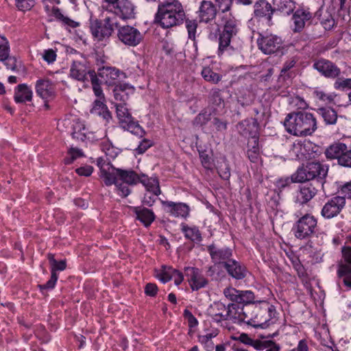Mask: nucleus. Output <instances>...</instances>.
Here are the masks:
<instances>
[{"instance_id": "obj_1", "label": "nucleus", "mask_w": 351, "mask_h": 351, "mask_svg": "<svg viewBox=\"0 0 351 351\" xmlns=\"http://www.w3.org/2000/svg\"><path fill=\"white\" fill-rule=\"evenodd\" d=\"M186 21V12L180 0H162L158 3L154 22L163 29L178 27Z\"/></svg>"}, {"instance_id": "obj_2", "label": "nucleus", "mask_w": 351, "mask_h": 351, "mask_svg": "<svg viewBox=\"0 0 351 351\" xmlns=\"http://www.w3.org/2000/svg\"><path fill=\"white\" fill-rule=\"evenodd\" d=\"M222 23V30L219 32L218 49L217 54L219 58L230 57L239 55L241 49L234 47L231 40L239 32V23L237 20L231 14H223L220 16Z\"/></svg>"}, {"instance_id": "obj_3", "label": "nucleus", "mask_w": 351, "mask_h": 351, "mask_svg": "<svg viewBox=\"0 0 351 351\" xmlns=\"http://www.w3.org/2000/svg\"><path fill=\"white\" fill-rule=\"evenodd\" d=\"M283 124L288 133L297 136H311L317 128L315 117L303 110L287 114Z\"/></svg>"}, {"instance_id": "obj_4", "label": "nucleus", "mask_w": 351, "mask_h": 351, "mask_svg": "<svg viewBox=\"0 0 351 351\" xmlns=\"http://www.w3.org/2000/svg\"><path fill=\"white\" fill-rule=\"evenodd\" d=\"M250 308L246 324L254 328H266L276 323L277 312L274 305L268 302L258 301L255 305L248 306Z\"/></svg>"}, {"instance_id": "obj_5", "label": "nucleus", "mask_w": 351, "mask_h": 351, "mask_svg": "<svg viewBox=\"0 0 351 351\" xmlns=\"http://www.w3.org/2000/svg\"><path fill=\"white\" fill-rule=\"evenodd\" d=\"M69 76L75 80L83 82H89L90 80L95 95L99 97L103 96L101 81L95 71L89 69L85 62L73 61L70 67Z\"/></svg>"}, {"instance_id": "obj_6", "label": "nucleus", "mask_w": 351, "mask_h": 351, "mask_svg": "<svg viewBox=\"0 0 351 351\" xmlns=\"http://www.w3.org/2000/svg\"><path fill=\"white\" fill-rule=\"evenodd\" d=\"M215 308L223 310L221 313L213 314L215 321L219 322L221 320H232L234 323H246L249 316L250 308L248 306H239L237 304H228L227 306L221 302H215Z\"/></svg>"}, {"instance_id": "obj_7", "label": "nucleus", "mask_w": 351, "mask_h": 351, "mask_svg": "<svg viewBox=\"0 0 351 351\" xmlns=\"http://www.w3.org/2000/svg\"><path fill=\"white\" fill-rule=\"evenodd\" d=\"M328 171V166L319 162H308L297 169L293 179L300 182L315 180L319 184L323 186Z\"/></svg>"}, {"instance_id": "obj_8", "label": "nucleus", "mask_w": 351, "mask_h": 351, "mask_svg": "<svg viewBox=\"0 0 351 351\" xmlns=\"http://www.w3.org/2000/svg\"><path fill=\"white\" fill-rule=\"evenodd\" d=\"M89 29L94 40L100 42L108 39L117 28L118 23L114 19L107 16L104 20L90 16Z\"/></svg>"}, {"instance_id": "obj_9", "label": "nucleus", "mask_w": 351, "mask_h": 351, "mask_svg": "<svg viewBox=\"0 0 351 351\" xmlns=\"http://www.w3.org/2000/svg\"><path fill=\"white\" fill-rule=\"evenodd\" d=\"M114 107L120 127L136 136H143L145 133L144 130L132 117L129 109L122 104L118 103L114 104Z\"/></svg>"}, {"instance_id": "obj_10", "label": "nucleus", "mask_w": 351, "mask_h": 351, "mask_svg": "<svg viewBox=\"0 0 351 351\" xmlns=\"http://www.w3.org/2000/svg\"><path fill=\"white\" fill-rule=\"evenodd\" d=\"M317 219L311 214H305L294 223L292 230L294 236L300 240L308 239L315 233Z\"/></svg>"}, {"instance_id": "obj_11", "label": "nucleus", "mask_w": 351, "mask_h": 351, "mask_svg": "<svg viewBox=\"0 0 351 351\" xmlns=\"http://www.w3.org/2000/svg\"><path fill=\"white\" fill-rule=\"evenodd\" d=\"M117 37L125 45L137 46L143 39V35L136 28L130 25H117Z\"/></svg>"}, {"instance_id": "obj_12", "label": "nucleus", "mask_w": 351, "mask_h": 351, "mask_svg": "<svg viewBox=\"0 0 351 351\" xmlns=\"http://www.w3.org/2000/svg\"><path fill=\"white\" fill-rule=\"evenodd\" d=\"M106 9L123 20L136 17V6L130 0H118L114 5L106 6Z\"/></svg>"}, {"instance_id": "obj_13", "label": "nucleus", "mask_w": 351, "mask_h": 351, "mask_svg": "<svg viewBox=\"0 0 351 351\" xmlns=\"http://www.w3.org/2000/svg\"><path fill=\"white\" fill-rule=\"evenodd\" d=\"M345 200L335 195L328 198L323 205L320 215L325 219L337 217L346 207Z\"/></svg>"}, {"instance_id": "obj_14", "label": "nucleus", "mask_w": 351, "mask_h": 351, "mask_svg": "<svg viewBox=\"0 0 351 351\" xmlns=\"http://www.w3.org/2000/svg\"><path fill=\"white\" fill-rule=\"evenodd\" d=\"M292 14V30L293 32H302L306 26H309L311 25L312 21L313 19V13L310 11L308 8H298Z\"/></svg>"}, {"instance_id": "obj_15", "label": "nucleus", "mask_w": 351, "mask_h": 351, "mask_svg": "<svg viewBox=\"0 0 351 351\" xmlns=\"http://www.w3.org/2000/svg\"><path fill=\"white\" fill-rule=\"evenodd\" d=\"M206 248L215 265H223L224 267L226 263H228L232 259L233 252L230 247H219L215 243H212L208 245Z\"/></svg>"}, {"instance_id": "obj_16", "label": "nucleus", "mask_w": 351, "mask_h": 351, "mask_svg": "<svg viewBox=\"0 0 351 351\" xmlns=\"http://www.w3.org/2000/svg\"><path fill=\"white\" fill-rule=\"evenodd\" d=\"M282 40L280 37L274 35L262 36L258 38L257 44L259 49L265 54H272L282 48Z\"/></svg>"}, {"instance_id": "obj_17", "label": "nucleus", "mask_w": 351, "mask_h": 351, "mask_svg": "<svg viewBox=\"0 0 351 351\" xmlns=\"http://www.w3.org/2000/svg\"><path fill=\"white\" fill-rule=\"evenodd\" d=\"M313 68L326 78L336 79L339 77L341 71L332 61L319 58L313 62Z\"/></svg>"}, {"instance_id": "obj_18", "label": "nucleus", "mask_w": 351, "mask_h": 351, "mask_svg": "<svg viewBox=\"0 0 351 351\" xmlns=\"http://www.w3.org/2000/svg\"><path fill=\"white\" fill-rule=\"evenodd\" d=\"M162 209L169 215L186 219L189 216L190 207L188 204L183 202H174L172 201H165L160 199Z\"/></svg>"}, {"instance_id": "obj_19", "label": "nucleus", "mask_w": 351, "mask_h": 351, "mask_svg": "<svg viewBox=\"0 0 351 351\" xmlns=\"http://www.w3.org/2000/svg\"><path fill=\"white\" fill-rule=\"evenodd\" d=\"M184 273L192 291H198L208 284V280L197 267H186Z\"/></svg>"}, {"instance_id": "obj_20", "label": "nucleus", "mask_w": 351, "mask_h": 351, "mask_svg": "<svg viewBox=\"0 0 351 351\" xmlns=\"http://www.w3.org/2000/svg\"><path fill=\"white\" fill-rule=\"evenodd\" d=\"M104 62L101 58H97V65L98 66L97 75L106 83L111 84L112 81L119 79L121 75H124L123 72L115 67L104 65Z\"/></svg>"}, {"instance_id": "obj_21", "label": "nucleus", "mask_w": 351, "mask_h": 351, "mask_svg": "<svg viewBox=\"0 0 351 351\" xmlns=\"http://www.w3.org/2000/svg\"><path fill=\"white\" fill-rule=\"evenodd\" d=\"M253 8V14L256 19H265L269 25L272 24V16L275 12L270 3L267 0H256Z\"/></svg>"}, {"instance_id": "obj_22", "label": "nucleus", "mask_w": 351, "mask_h": 351, "mask_svg": "<svg viewBox=\"0 0 351 351\" xmlns=\"http://www.w3.org/2000/svg\"><path fill=\"white\" fill-rule=\"evenodd\" d=\"M197 13L199 21L208 23L215 19L218 10L212 1L203 0L200 3Z\"/></svg>"}, {"instance_id": "obj_23", "label": "nucleus", "mask_w": 351, "mask_h": 351, "mask_svg": "<svg viewBox=\"0 0 351 351\" xmlns=\"http://www.w3.org/2000/svg\"><path fill=\"white\" fill-rule=\"evenodd\" d=\"M223 267L230 276L237 280L244 279L248 272L243 263L232 258Z\"/></svg>"}, {"instance_id": "obj_24", "label": "nucleus", "mask_w": 351, "mask_h": 351, "mask_svg": "<svg viewBox=\"0 0 351 351\" xmlns=\"http://www.w3.org/2000/svg\"><path fill=\"white\" fill-rule=\"evenodd\" d=\"M318 190L311 183H306L299 186L295 196V202L304 204L311 200Z\"/></svg>"}, {"instance_id": "obj_25", "label": "nucleus", "mask_w": 351, "mask_h": 351, "mask_svg": "<svg viewBox=\"0 0 351 351\" xmlns=\"http://www.w3.org/2000/svg\"><path fill=\"white\" fill-rule=\"evenodd\" d=\"M135 88L133 86L127 83H119L115 85L113 89L114 97L119 104L126 105L129 97L134 93Z\"/></svg>"}, {"instance_id": "obj_26", "label": "nucleus", "mask_w": 351, "mask_h": 351, "mask_svg": "<svg viewBox=\"0 0 351 351\" xmlns=\"http://www.w3.org/2000/svg\"><path fill=\"white\" fill-rule=\"evenodd\" d=\"M341 252L342 258L337 265V276L351 274V247H343Z\"/></svg>"}, {"instance_id": "obj_27", "label": "nucleus", "mask_w": 351, "mask_h": 351, "mask_svg": "<svg viewBox=\"0 0 351 351\" xmlns=\"http://www.w3.org/2000/svg\"><path fill=\"white\" fill-rule=\"evenodd\" d=\"M36 92L43 99L52 98L55 95L54 86L47 79H40L36 82Z\"/></svg>"}, {"instance_id": "obj_28", "label": "nucleus", "mask_w": 351, "mask_h": 351, "mask_svg": "<svg viewBox=\"0 0 351 351\" xmlns=\"http://www.w3.org/2000/svg\"><path fill=\"white\" fill-rule=\"evenodd\" d=\"M347 148L348 146L345 143H334L325 149L324 154L328 160H337L338 165H339V160L344 156Z\"/></svg>"}, {"instance_id": "obj_29", "label": "nucleus", "mask_w": 351, "mask_h": 351, "mask_svg": "<svg viewBox=\"0 0 351 351\" xmlns=\"http://www.w3.org/2000/svg\"><path fill=\"white\" fill-rule=\"evenodd\" d=\"M95 99L93 102V108L90 110V113L94 115L99 116L103 118L106 123H109L112 119L111 112L108 109L107 106L104 104V95Z\"/></svg>"}, {"instance_id": "obj_30", "label": "nucleus", "mask_w": 351, "mask_h": 351, "mask_svg": "<svg viewBox=\"0 0 351 351\" xmlns=\"http://www.w3.org/2000/svg\"><path fill=\"white\" fill-rule=\"evenodd\" d=\"M133 213L145 227H149L156 219V215L152 210L143 206H134L132 208Z\"/></svg>"}, {"instance_id": "obj_31", "label": "nucleus", "mask_w": 351, "mask_h": 351, "mask_svg": "<svg viewBox=\"0 0 351 351\" xmlns=\"http://www.w3.org/2000/svg\"><path fill=\"white\" fill-rule=\"evenodd\" d=\"M261 146L257 136H252L248 140L247 156L252 162H258L261 159Z\"/></svg>"}, {"instance_id": "obj_32", "label": "nucleus", "mask_w": 351, "mask_h": 351, "mask_svg": "<svg viewBox=\"0 0 351 351\" xmlns=\"http://www.w3.org/2000/svg\"><path fill=\"white\" fill-rule=\"evenodd\" d=\"M238 132L243 136H256L260 129L250 119H245L236 125Z\"/></svg>"}, {"instance_id": "obj_33", "label": "nucleus", "mask_w": 351, "mask_h": 351, "mask_svg": "<svg viewBox=\"0 0 351 351\" xmlns=\"http://www.w3.org/2000/svg\"><path fill=\"white\" fill-rule=\"evenodd\" d=\"M112 170L116 171L119 179L125 184L135 185L140 181L141 175L137 174L134 170H123L119 168H113Z\"/></svg>"}, {"instance_id": "obj_34", "label": "nucleus", "mask_w": 351, "mask_h": 351, "mask_svg": "<svg viewBox=\"0 0 351 351\" xmlns=\"http://www.w3.org/2000/svg\"><path fill=\"white\" fill-rule=\"evenodd\" d=\"M33 93L26 84H19L14 93V101L16 103H25L32 101Z\"/></svg>"}, {"instance_id": "obj_35", "label": "nucleus", "mask_w": 351, "mask_h": 351, "mask_svg": "<svg viewBox=\"0 0 351 351\" xmlns=\"http://www.w3.org/2000/svg\"><path fill=\"white\" fill-rule=\"evenodd\" d=\"M139 182L145 187L147 192L152 193L155 195H159L161 193V190L159 186V181L157 178H149L145 174H141V179Z\"/></svg>"}, {"instance_id": "obj_36", "label": "nucleus", "mask_w": 351, "mask_h": 351, "mask_svg": "<svg viewBox=\"0 0 351 351\" xmlns=\"http://www.w3.org/2000/svg\"><path fill=\"white\" fill-rule=\"evenodd\" d=\"M274 12H280L282 14L289 16L295 9L293 0H273Z\"/></svg>"}, {"instance_id": "obj_37", "label": "nucleus", "mask_w": 351, "mask_h": 351, "mask_svg": "<svg viewBox=\"0 0 351 351\" xmlns=\"http://www.w3.org/2000/svg\"><path fill=\"white\" fill-rule=\"evenodd\" d=\"M181 230L184 234L186 239L193 242H200L202 240V234L196 226H189L187 224L182 223Z\"/></svg>"}, {"instance_id": "obj_38", "label": "nucleus", "mask_w": 351, "mask_h": 351, "mask_svg": "<svg viewBox=\"0 0 351 351\" xmlns=\"http://www.w3.org/2000/svg\"><path fill=\"white\" fill-rule=\"evenodd\" d=\"M319 113L321 114L326 125H335L337 123L338 115L337 112L332 108L325 107L318 109Z\"/></svg>"}, {"instance_id": "obj_39", "label": "nucleus", "mask_w": 351, "mask_h": 351, "mask_svg": "<svg viewBox=\"0 0 351 351\" xmlns=\"http://www.w3.org/2000/svg\"><path fill=\"white\" fill-rule=\"evenodd\" d=\"M295 176V172L293 173L291 177H285L279 178L274 183L275 191L279 195L286 189H289L292 183H299L300 181H295L293 177Z\"/></svg>"}, {"instance_id": "obj_40", "label": "nucleus", "mask_w": 351, "mask_h": 351, "mask_svg": "<svg viewBox=\"0 0 351 351\" xmlns=\"http://www.w3.org/2000/svg\"><path fill=\"white\" fill-rule=\"evenodd\" d=\"M51 12L53 16L56 19V20L61 22L64 25L72 28L77 27L80 25V23L78 22H76L71 19L68 16H64V14L62 13L61 10L58 8L53 7L52 8Z\"/></svg>"}, {"instance_id": "obj_41", "label": "nucleus", "mask_w": 351, "mask_h": 351, "mask_svg": "<svg viewBox=\"0 0 351 351\" xmlns=\"http://www.w3.org/2000/svg\"><path fill=\"white\" fill-rule=\"evenodd\" d=\"M47 258L51 267V274H58L57 271H64L66 268V260L58 261L55 259L54 254L51 253L47 254Z\"/></svg>"}, {"instance_id": "obj_42", "label": "nucleus", "mask_w": 351, "mask_h": 351, "mask_svg": "<svg viewBox=\"0 0 351 351\" xmlns=\"http://www.w3.org/2000/svg\"><path fill=\"white\" fill-rule=\"evenodd\" d=\"M255 295L250 290L240 291L239 304H243L242 306L255 305Z\"/></svg>"}, {"instance_id": "obj_43", "label": "nucleus", "mask_w": 351, "mask_h": 351, "mask_svg": "<svg viewBox=\"0 0 351 351\" xmlns=\"http://www.w3.org/2000/svg\"><path fill=\"white\" fill-rule=\"evenodd\" d=\"M337 192L339 197L345 200L346 204V199L351 201V181L343 182L337 186Z\"/></svg>"}, {"instance_id": "obj_44", "label": "nucleus", "mask_w": 351, "mask_h": 351, "mask_svg": "<svg viewBox=\"0 0 351 351\" xmlns=\"http://www.w3.org/2000/svg\"><path fill=\"white\" fill-rule=\"evenodd\" d=\"M202 77L207 82L217 84L221 80V75L214 72L210 67H204L201 72Z\"/></svg>"}, {"instance_id": "obj_45", "label": "nucleus", "mask_w": 351, "mask_h": 351, "mask_svg": "<svg viewBox=\"0 0 351 351\" xmlns=\"http://www.w3.org/2000/svg\"><path fill=\"white\" fill-rule=\"evenodd\" d=\"M101 177L104 179V182L106 186L112 184H118V176L116 175V171L112 169H106L101 173Z\"/></svg>"}, {"instance_id": "obj_46", "label": "nucleus", "mask_w": 351, "mask_h": 351, "mask_svg": "<svg viewBox=\"0 0 351 351\" xmlns=\"http://www.w3.org/2000/svg\"><path fill=\"white\" fill-rule=\"evenodd\" d=\"M253 116L250 119L260 128V125L264 121L265 117V112L263 108H253L252 114Z\"/></svg>"}, {"instance_id": "obj_47", "label": "nucleus", "mask_w": 351, "mask_h": 351, "mask_svg": "<svg viewBox=\"0 0 351 351\" xmlns=\"http://www.w3.org/2000/svg\"><path fill=\"white\" fill-rule=\"evenodd\" d=\"M234 0H215L216 6L219 9V16H223V14H228V13L232 5Z\"/></svg>"}, {"instance_id": "obj_48", "label": "nucleus", "mask_w": 351, "mask_h": 351, "mask_svg": "<svg viewBox=\"0 0 351 351\" xmlns=\"http://www.w3.org/2000/svg\"><path fill=\"white\" fill-rule=\"evenodd\" d=\"M334 88L341 91L351 90V78L337 77L334 83Z\"/></svg>"}, {"instance_id": "obj_49", "label": "nucleus", "mask_w": 351, "mask_h": 351, "mask_svg": "<svg viewBox=\"0 0 351 351\" xmlns=\"http://www.w3.org/2000/svg\"><path fill=\"white\" fill-rule=\"evenodd\" d=\"M184 23H185L186 28L188 32L189 38L194 40L195 39V33L197 27V23L196 20H191L186 17V21Z\"/></svg>"}, {"instance_id": "obj_50", "label": "nucleus", "mask_w": 351, "mask_h": 351, "mask_svg": "<svg viewBox=\"0 0 351 351\" xmlns=\"http://www.w3.org/2000/svg\"><path fill=\"white\" fill-rule=\"evenodd\" d=\"M174 268L171 267L163 266L161 272L158 275V278L163 283L167 282L172 280Z\"/></svg>"}, {"instance_id": "obj_51", "label": "nucleus", "mask_w": 351, "mask_h": 351, "mask_svg": "<svg viewBox=\"0 0 351 351\" xmlns=\"http://www.w3.org/2000/svg\"><path fill=\"white\" fill-rule=\"evenodd\" d=\"M9 53V42L5 36L0 35V60H4Z\"/></svg>"}, {"instance_id": "obj_52", "label": "nucleus", "mask_w": 351, "mask_h": 351, "mask_svg": "<svg viewBox=\"0 0 351 351\" xmlns=\"http://www.w3.org/2000/svg\"><path fill=\"white\" fill-rule=\"evenodd\" d=\"M69 156L64 158V162L66 165L71 164L75 160L83 156L81 149L71 148L68 152Z\"/></svg>"}, {"instance_id": "obj_53", "label": "nucleus", "mask_w": 351, "mask_h": 351, "mask_svg": "<svg viewBox=\"0 0 351 351\" xmlns=\"http://www.w3.org/2000/svg\"><path fill=\"white\" fill-rule=\"evenodd\" d=\"M321 24L326 30H330L335 25V21L330 13L326 12L321 18Z\"/></svg>"}, {"instance_id": "obj_54", "label": "nucleus", "mask_w": 351, "mask_h": 351, "mask_svg": "<svg viewBox=\"0 0 351 351\" xmlns=\"http://www.w3.org/2000/svg\"><path fill=\"white\" fill-rule=\"evenodd\" d=\"M239 293L240 290H237L232 287L226 288L223 290V294L227 298L232 302H234L238 304L239 300Z\"/></svg>"}, {"instance_id": "obj_55", "label": "nucleus", "mask_w": 351, "mask_h": 351, "mask_svg": "<svg viewBox=\"0 0 351 351\" xmlns=\"http://www.w3.org/2000/svg\"><path fill=\"white\" fill-rule=\"evenodd\" d=\"M210 117L211 114L210 112L206 111L202 112L196 116L194 124L200 126L204 125L211 119Z\"/></svg>"}, {"instance_id": "obj_56", "label": "nucleus", "mask_w": 351, "mask_h": 351, "mask_svg": "<svg viewBox=\"0 0 351 351\" xmlns=\"http://www.w3.org/2000/svg\"><path fill=\"white\" fill-rule=\"evenodd\" d=\"M313 95L320 101L330 103L333 101L335 95H327L321 90L316 89L313 91Z\"/></svg>"}, {"instance_id": "obj_57", "label": "nucleus", "mask_w": 351, "mask_h": 351, "mask_svg": "<svg viewBox=\"0 0 351 351\" xmlns=\"http://www.w3.org/2000/svg\"><path fill=\"white\" fill-rule=\"evenodd\" d=\"M58 279V274H51L50 279L45 284L38 285L40 290L53 289L55 287Z\"/></svg>"}, {"instance_id": "obj_58", "label": "nucleus", "mask_w": 351, "mask_h": 351, "mask_svg": "<svg viewBox=\"0 0 351 351\" xmlns=\"http://www.w3.org/2000/svg\"><path fill=\"white\" fill-rule=\"evenodd\" d=\"M34 3V0H16V7L22 11L29 10Z\"/></svg>"}, {"instance_id": "obj_59", "label": "nucleus", "mask_w": 351, "mask_h": 351, "mask_svg": "<svg viewBox=\"0 0 351 351\" xmlns=\"http://www.w3.org/2000/svg\"><path fill=\"white\" fill-rule=\"evenodd\" d=\"M218 173L219 176L225 180H229L230 177V169L226 162L221 163L218 168Z\"/></svg>"}, {"instance_id": "obj_60", "label": "nucleus", "mask_w": 351, "mask_h": 351, "mask_svg": "<svg viewBox=\"0 0 351 351\" xmlns=\"http://www.w3.org/2000/svg\"><path fill=\"white\" fill-rule=\"evenodd\" d=\"M210 101L217 106H219L223 101L222 97L221 96L220 90L218 88H214L211 90L210 95Z\"/></svg>"}, {"instance_id": "obj_61", "label": "nucleus", "mask_w": 351, "mask_h": 351, "mask_svg": "<svg viewBox=\"0 0 351 351\" xmlns=\"http://www.w3.org/2000/svg\"><path fill=\"white\" fill-rule=\"evenodd\" d=\"M158 196V195H155L154 194L147 191L142 199V204L148 207H151L156 202Z\"/></svg>"}, {"instance_id": "obj_62", "label": "nucleus", "mask_w": 351, "mask_h": 351, "mask_svg": "<svg viewBox=\"0 0 351 351\" xmlns=\"http://www.w3.org/2000/svg\"><path fill=\"white\" fill-rule=\"evenodd\" d=\"M152 146V143L150 140L144 138L141 141L138 145V147L135 149V152L138 154H142L145 152L148 148Z\"/></svg>"}, {"instance_id": "obj_63", "label": "nucleus", "mask_w": 351, "mask_h": 351, "mask_svg": "<svg viewBox=\"0 0 351 351\" xmlns=\"http://www.w3.org/2000/svg\"><path fill=\"white\" fill-rule=\"evenodd\" d=\"M339 165L345 167L351 168V149L348 147L344 156L339 160Z\"/></svg>"}, {"instance_id": "obj_64", "label": "nucleus", "mask_w": 351, "mask_h": 351, "mask_svg": "<svg viewBox=\"0 0 351 351\" xmlns=\"http://www.w3.org/2000/svg\"><path fill=\"white\" fill-rule=\"evenodd\" d=\"M296 62L297 60L293 57L285 62L280 71V75H285L288 71H289L292 68L295 66Z\"/></svg>"}]
</instances>
